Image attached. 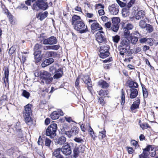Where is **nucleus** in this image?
<instances>
[{"instance_id":"nucleus-1","label":"nucleus","mask_w":158,"mask_h":158,"mask_svg":"<svg viewBox=\"0 0 158 158\" xmlns=\"http://www.w3.org/2000/svg\"><path fill=\"white\" fill-rule=\"evenodd\" d=\"M35 2L33 4L32 9L33 10H38L40 9L45 10L48 7V5L46 1V0H28L25 1V3L28 6L31 4V1Z\"/></svg>"},{"instance_id":"nucleus-2","label":"nucleus","mask_w":158,"mask_h":158,"mask_svg":"<svg viewBox=\"0 0 158 158\" xmlns=\"http://www.w3.org/2000/svg\"><path fill=\"white\" fill-rule=\"evenodd\" d=\"M40 77L42 80L40 82L41 84H50L52 81L53 78L51 77V74L48 72L44 71L40 73Z\"/></svg>"},{"instance_id":"nucleus-3","label":"nucleus","mask_w":158,"mask_h":158,"mask_svg":"<svg viewBox=\"0 0 158 158\" xmlns=\"http://www.w3.org/2000/svg\"><path fill=\"white\" fill-rule=\"evenodd\" d=\"M32 106L31 104H28L24 107L23 116L25 122L27 123L30 122L31 121L30 115L32 112L31 109Z\"/></svg>"},{"instance_id":"nucleus-4","label":"nucleus","mask_w":158,"mask_h":158,"mask_svg":"<svg viewBox=\"0 0 158 158\" xmlns=\"http://www.w3.org/2000/svg\"><path fill=\"white\" fill-rule=\"evenodd\" d=\"M57 126V124L56 123L51 124L46 130V135L50 136L51 138H54L56 135Z\"/></svg>"},{"instance_id":"nucleus-5","label":"nucleus","mask_w":158,"mask_h":158,"mask_svg":"<svg viewBox=\"0 0 158 158\" xmlns=\"http://www.w3.org/2000/svg\"><path fill=\"white\" fill-rule=\"evenodd\" d=\"M74 28L81 33H85L88 31L87 26H85L82 21H78L73 25Z\"/></svg>"},{"instance_id":"nucleus-6","label":"nucleus","mask_w":158,"mask_h":158,"mask_svg":"<svg viewBox=\"0 0 158 158\" xmlns=\"http://www.w3.org/2000/svg\"><path fill=\"white\" fill-rule=\"evenodd\" d=\"M88 22L90 24H91V30L97 31L102 30V27L96 21L89 19Z\"/></svg>"},{"instance_id":"nucleus-7","label":"nucleus","mask_w":158,"mask_h":158,"mask_svg":"<svg viewBox=\"0 0 158 158\" xmlns=\"http://www.w3.org/2000/svg\"><path fill=\"white\" fill-rule=\"evenodd\" d=\"M79 129L76 126L73 127L70 131H65L64 134L69 137L75 136L78 133Z\"/></svg>"},{"instance_id":"nucleus-8","label":"nucleus","mask_w":158,"mask_h":158,"mask_svg":"<svg viewBox=\"0 0 158 158\" xmlns=\"http://www.w3.org/2000/svg\"><path fill=\"white\" fill-rule=\"evenodd\" d=\"M61 150L62 153L66 156L70 155L72 152L70 146L68 143H65L62 146Z\"/></svg>"},{"instance_id":"nucleus-9","label":"nucleus","mask_w":158,"mask_h":158,"mask_svg":"<svg viewBox=\"0 0 158 158\" xmlns=\"http://www.w3.org/2000/svg\"><path fill=\"white\" fill-rule=\"evenodd\" d=\"M119 6L117 4L111 5L109 7V11L110 13L112 15H116L119 11Z\"/></svg>"},{"instance_id":"nucleus-10","label":"nucleus","mask_w":158,"mask_h":158,"mask_svg":"<svg viewBox=\"0 0 158 158\" xmlns=\"http://www.w3.org/2000/svg\"><path fill=\"white\" fill-rule=\"evenodd\" d=\"M104 33L102 31H98L96 34V38L97 41L99 43H105L106 38L104 36Z\"/></svg>"},{"instance_id":"nucleus-11","label":"nucleus","mask_w":158,"mask_h":158,"mask_svg":"<svg viewBox=\"0 0 158 158\" xmlns=\"http://www.w3.org/2000/svg\"><path fill=\"white\" fill-rule=\"evenodd\" d=\"M57 42L56 38L53 36H51L47 39L44 40L43 43L44 44H56Z\"/></svg>"},{"instance_id":"nucleus-12","label":"nucleus","mask_w":158,"mask_h":158,"mask_svg":"<svg viewBox=\"0 0 158 158\" xmlns=\"http://www.w3.org/2000/svg\"><path fill=\"white\" fill-rule=\"evenodd\" d=\"M150 150H152V146L151 145L148 146L147 148H145L143 151V152L140 155H139L140 158H148L149 152Z\"/></svg>"},{"instance_id":"nucleus-13","label":"nucleus","mask_w":158,"mask_h":158,"mask_svg":"<svg viewBox=\"0 0 158 158\" xmlns=\"http://www.w3.org/2000/svg\"><path fill=\"white\" fill-rule=\"evenodd\" d=\"M60 115H63V112L61 110L58 109L57 111H54L52 112L50 117L52 119L55 120L59 118Z\"/></svg>"},{"instance_id":"nucleus-14","label":"nucleus","mask_w":158,"mask_h":158,"mask_svg":"<svg viewBox=\"0 0 158 158\" xmlns=\"http://www.w3.org/2000/svg\"><path fill=\"white\" fill-rule=\"evenodd\" d=\"M120 55H123L130 48V46H127L125 45L121 44L118 48Z\"/></svg>"},{"instance_id":"nucleus-15","label":"nucleus","mask_w":158,"mask_h":158,"mask_svg":"<svg viewBox=\"0 0 158 158\" xmlns=\"http://www.w3.org/2000/svg\"><path fill=\"white\" fill-rule=\"evenodd\" d=\"M4 76L3 78V85H4L5 87L6 86L7 83L8 82V76L9 69L8 68H6L4 69Z\"/></svg>"},{"instance_id":"nucleus-16","label":"nucleus","mask_w":158,"mask_h":158,"mask_svg":"<svg viewBox=\"0 0 158 158\" xmlns=\"http://www.w3.org/2000/svg\"><path fill=\"white\" fill-rule=\"evenodd\" d=\"M84 83L86 84L88 87L91 88L92 86L91 80L89 77L88 75H85L82 78Z\"/></svg>"},{"instance_id":"nucleus-17","label":"nucleus","mask_w":158,"mask_h":158,"mask_svg":"<svg viewBox=\"0 0 158 158\" xmlns=\"http://www.w3.org/2000/svg\"><path fill=\"white\" fill-rule=\"evenodd\" d=\"M56 53L55 52L51 51H45L44 52L42 56L44 57H53L56 56Z\"/></svg>"},{"instance_id":"nucleus-18","label":"nucleus","mask_w":158,"mask_h":158,"mask_svg":"<svg viewBox=\"0 0 158 158\" xmlns=\"http://www.w3.org/2000/svg\"><path fill=\"white\" fill-rule=\"evenodd\" d=\"M54 61V59L52 58L45 60L42 63L41 66L42 67H45L53 63Z\"/></svg>"},{"instance_id":"nucleus-19","label":"nucleus","mask_w":158,"mask_h":158,"mask_svg":"<svg viewBox=\"0 0 158 158\" xmlns=\"http://www.w3.org/2000/svg\"><path fill=\"white\" fill-rule=\"evenodd\" d=\"M145 15V12L143 10H140L136 14L135 16V18L137 20H139L141 18H143Z\"/></svg>"},{"instance_id":"nucleus-20","label":"nucleus","mask_w":158,"mask_h":158,"mask_svg":"<svg viewBox=\"0 0 158 158\" xmlns=\"http://www.w3.org/2000/svg\"><path fill=\"white\" fill-rule=\"evenodd\" d=\"M41 53V51H37L34 52L35 59L36 63L39 62L42 59V56L40 55Z\"/></svg>"},{"instance_id":"nucleus-21","label":"nucleus","mask_w":158,"mask_h":158,"mask_svg":"<svg viewBox=\"0 0 158 158\" xmlns=\"http://www.w3.org/2000/svg\"><path fill=\"white\" fill-rule=\"evenodd\" d=\"M131 94L130 97L131 98L133 99L136 98L138 94L137 90L135 88H132L130 89Z\"/></svg>"},{"instance_id":"nucleus-22","label":"nucleus","mask_w":158,"mask_h":158,"mask_svg":"<svg viewBox=\"0 0 158 158\" xmlns=\"http://www.w3.org/2000/svg\"><path fill=\"white\" fill-rule=\"evenodd\" d=\"M48 13L47 11L39 13L36 15V17L41 21L43 20L47 16Z\"/></svg>"},{"instance_id":"nucleus-23","label":"nucleus","mask_w":158,"mask_h":158,"mask_svg":"<svg viewBox=\"0 0 158 158\" xmlns=\"http://www.w3.org/2000/svg\"><path fill=\"white\" fill-rule=\"evenodd\" d=\"M140 102V100L138 99L136 101L134 102L131 107V109L133 111L135 109L138 108Z\"/></svg>"},{"instance_id":"nucleus-24","label":"nucleus","mask_w":158,"mask_h":158,"mask_svg":"<svg viewBox=\"0 0 158 158\" xmlns=\"http://www.w3.org/2000/svg\"><path fill=\"white\" fill-rule=\"evenodd\" d=\"M63 73L62 69L61 68L58 69L54 73L53 78L56 79L62 77Z\"/></svg>"},{"instance_id":"nucleus-25","label":"nucleus","mask_w":158,"mask_h":158,"mask_svg":"<svg viewBox=\"0 0 158 158\" xmlns=\"http://www.w3.org/2000/svg\"><path fill=\"white\" fill-rule=\"evenodd\" d=\"M98 85L100 87L103 88H106L109 86V85L106 81L103 80H100L98 82Z\"/></svg>"},{"instance_id":"nucleus-26","label":"nucleus","mask_w":158,"mask_h":158,"mask_svg":"<svg viewBox=\"0 0 158 158\" xmlns=\"http://www.w3.org/2000/svg\"><path fill=\"white\" fill-rule=\"evenodd\" d=\"M15 128L19 134V138H22L23 137L22 131L20 126V123L19 122L17 123L16 125L15 126Z\"/></svg>"},{"instance_id":"nucleus-27","label":"nucleus","mask_w":158,"mask_h":158,"mask_svg":"<svg viewBox=\"0 0 158 158\" xmlns=\"http://www.w3.org/2000/svg\"><path fill=\"white\" fill-rule=\"evenodd\" d=\"M129 9L126 6L122 10V15L124 17H125L129 15Z\"/></svg>"},{"instance_id":"nucleus-28","label":"nucleus","mask_w":158,"mask_h":158,"mask_svg":"<svg viewBox=\"0 0 158 158\" xmlns=\"http://www.w3.org/2000/svg\"><path fill=\"white\" fill-rule=\"evenodd\" d=\"M66 138L64 136H62L59 138L57 140V143L60 145H62L66 142Z\"/></svg>"},{"instance_id":"nucleus-29","label":"nucleus","mask_w":158,"mask_h":158,"mask_svg":"<svg viewBox=\"0 0 158 158\" xmlns=\"http://www.w3.org/2000/svg\"><path fill=\"white\" fill-rule=\"evenodd\" d=\"M7 96L6 95H3L1 98L0 100V105H5L6 103V101L7 100Z\"/></svg>"},{"instance_id":"nucleus-30","label":"nucleus","mask_w":158,"mask_h":158,"mask_svg":"<svg viewBox=\"0 0 158 158\" xmlns=\"http://www.w3.org/2000/svg\"><path fill=\"white\" fill-rule=\"evenodd\" d=\"M127 85L129 87H135L137 88L138 87V84L136 82L133 81H128L127 82Z\"/></svg>"},{"instance_id":"nucleus-31","label":"nucleus","mask_w":158,"mask_h":158,"mask_svg":"<svg viewBox=\"0 0 158 158\" xmlns=\"http://www.w3.org/2000/svg\"><path fill=\"white\" fill-rule=\"evenodd\" d=\"M81 19V18L79 16L77 15H74L72 18V23L73 25L76 24L78 21H81L80 20Z\"/></svg>"},{"instance_id":"nucleus-32","label":"nucleus","mask_w":158,"mask_h":158,"mask_svg":"<svg viewBox=\"0 0 158 158\" xmlns=\"http://www.w3.org/2000/svg\"><path fill=\"white\" fill-rule=\"evenodd\" d=\"M109 49V46L107 45H106L103 46H101L100 47V53H106V52H109L108 50Z\"/></svg>"},{"instance_id":"nucleus-33","label":"nucleus","mask_w":158,"mask_h":158,"mask_svg":"<svg viewBox=\"0 0 158 158\" xmlns=\"http://www.w3.org/2000/svg\"><path fill=\"white\" fill-rule=\"evenodd\" d=\"M131 35L129 31L123 28V36L124 38H130Z\"/></svg>"},{"instance_id":"nucleus-34","label":"nucleus","mask_w":158,"mask_h":158,"mask_svg":"<svg viewBox=\"0 0 158 158\" xmlns=\"http://www.w3.org/2000/svg\"><path fill=\"white\" fill-rule=\"evenodd\" d=\"M128 38H124L121 43V44L123 45H125L127 46H129V44L130 43V40H128Z\"/></svg>"},{"instance_id":"nucleus-35","label":"nucleus","mask_w":158,"mask_h":158,"mask_svg":"<svg viewBox=\"0 0 158 158\" xmlns=\"http://www.w3.org/2000/svg\"><path fill=\"white\" fill-rule=\"evenodd\" d=\"M74 140L78 143H83L85 142V139L84 137H76L74 139Z\"/></svg>"},{"instance_id":"nucleus-36","label":"nucleus","mask_w":158,"mask_h":158,"mask_svg":"<svg viewBox=\"0 0 158 158\" xmlns=\"http://www.w3.org/2000/svg\"><path fill=\"white\" fill-rule=\"evenodd\" d=\"M130 38V41L132 44H136L137 42L138 41V38L135 36H132L131 35Z\"/></svg>"},{"instance_id":"nucleus-37","label":"nucleus","mask_w":158,"mask_h":158,"mask_svg":"<svg viewBox=\"0 0 158 158\" xmlns=\"http://www.w3.org/2000/svg\"><path fill=\"white\" fill-rule=\"evenodd\" d=\"M80 152L78 147H75L73 150V157L75 158L77 157Z\"/></svg>"},{"instance_id":"nucleus-38","label":"nucleus","mask_w":158,"mask_h":158,"mask_svg":"<svg viewBox=\"0 0 158 158\" xmlns=\"http://www.w3.org/2000/svg\"><path fill=\"white\" fill-rule=\"evenodd\" d=\"M113 24L118 25L120 22V19L118 17H113L112 19Z\"/></svg>"},{"instance_id":"nucleus-39","label":"nucleus","mask_w":158,"mask_h":158,"mask_svg":"<svg viewBox=\"0 0 158 158\" xmlns=\"http://www.w3.org/2000/svg\"><path fill=\"white\" fill-rule=\"evenodd\" d=\"M106 131L105 129H104L102 131L99 132L98 135V138L100 139H102L103 138H105L106 136Z\"/></svg>"},{"instance_id":"nucleus-40","label":"nucleus","mask_w":158,"mask_h":158,"mask_svg":"<svg viewBox=\"0 0 158 158\" xmlns=\"http://www.w3.org/2000/svg\"><path fill=\"white\" fill-rule=\"evenodd\" d=\"M134 26L131 23H128L126 24V26L123 27V28L126 29L130 31L132 30L134 28Z\"/></svg>"},{"instance_id":"nucleus-41","label":"nucleus","mask_w":158,"mask_h":158,"mask_svg":"<svg viewBox=\"0 0 158 158\" xmlns=\"http://www.w3.org/2000/svg\"><path fill=\"white\" fill-rule=\"evenodd\" d=\"M121 104L123 105L125 102V97L124 93L123 92V89H121Z\"/></svg>"},{"instance_id":"nucleus-42","label":"nucleus","mask_w":158,"mask_h":158,"mask_svg":"<svg viewBox=\"0 0 158 158\" xmlns=\"http://www.w3.org/2000/svg\"><path fill=\"white\" fill-rule=\"evenodd\" d=\"M57 66L56 64H55L53 66H51L49 68V71L52 74H54L56 71L57 70L56 67Z\"/></svg>"},{"instance_id":"nucleus-43","label":"nucleus","mask_w":158,"mask_h":158,"mask_svg":"<svg viewBox=\"0 0 158 158\" xmlns=\"http://www.w3.org/2000/svg\"><path fill=\"white\" fill-rule=\"evenodd\" d=\"M108 91L105 90H101L99 92V94L102 96H106L107 95Z\"/></svg>"},{"instance_id":"nucleus-44","label":"nucleus","mask_w":158,"mask_h":158,"mask_svg":"<svg viewBox=\"0 0 158 158\" xmlns=\"http://www.w3.org/2000/svg\"><path fill=\"white\" fill-rule=\"evenodd\" d=\"M147 24H148L146 23V21L144 20H141L139 22V26L141 28H145Z\"/></svg>"},{"instance_id":"nucleus-45","label":"nucleus","mask_w":158,"mask_h":158,"mask_svg":"<svg viewBox=\"0 0 158 158\" xmlns=\"http://www.w3.org/2000/svg\"><path fill=\"white\" fill-rule=\"evenodd\" d=\"M61 151V148H58L54 151L53 153V155L56 157L59 156L60 155V152Z\"/></svg>"},{"instance_id":"nucleus-46","label":"nucleus","mask_w":158,"mask_h":158,"mask_svg":"<svg viewBox=\"0 0 158 158\" xmlns=\"http://www.w3.org/2000/svg\"><path fill=\"white\" fill-rule=\"evenodd\" d=\"M42 47V45L41 44H37L34 47V52L38 51H41L40 49Z\"/></svg>"},{"instance_id":"nucleus-47","label":"nucleus","mask_w":158,"mask_h":158,"mask_svg":"<svg viewBox=\"0 0 158 158\" xmlns=\"http://www.w3.org/2000/svg\"><path fill=\"white\" fill-rule=\"evenodd\" d=\"M22 95L28 99L30 96V94L26 90H23L22 94Z\"/></svg>"},{"instance_id":"nucleus-48","label":"nucleus","mask_w":158,"mask_h":158,"mask_svg":"<svg viewBox=\"0 0 158 158\" xmlns=\"http://www.w3.org/2000/svg\"><path fill=\"white\" fill-rule=\"evenodd\" d=\"M145 27H146V30L149 33L152 32L153 30L152 26L149 24H147Z\"/></svg>"},{"instance_id":"nucleus-49","label":"nucleus","mask_w":158,"mask_h":158,"mask_svg":"<svg viewBox=\"0 0 158 158\" xmlns=\"http://www.w3.org/2000/svg\"><path fill=\"white\" fill-rule=\"evenodd\" d=\"M110 53L109 52H106V53H102L99 54L100 57L102 58H105L108 56Z\"/></svg>"},{"instance_id":"nucleus-50","label":"nucleus","mask_w":158,"mask_h":158,"mask_svg":"<svg viewBox=\"0 0 158 158\" xmlns=\"http://www.w3.org/2000/svg\"><path fill=\"white\" fill-rule=\"evenodd\" d=\"M119 28L118 25L113 24L112 25L111 27V30L115 32H117Z\"/></svg>"},{"instance_id":"nucleus-51","label":"nucleus","mask_w":158,"mask_h":158,"mask_svg":"<svg viewBox=\"0 0 158 158\" xmlns=\"http://www.w3.org/2000/svg\"><path fill=\"white\" fill-rule=\"evenodd\" d=\"M52 141L49 139L48 138H46L45 142V145L49 148L50 146L51 143Z\"/></svg>"},{"instance_id":"nucleus-52","label":"nucleus","mask_w":158,"mask_h":158,"mask_svg":"<svg viewBox=\"0 0 158 158\" xmlns=\"http://www.w3.org/2000/svg\"><path fill=\"white\" fill-rule=\"evenodd\" d=\"M113 40L114 42L118 43L119 41L120 37L119 36L116 35L115 36L113 37Z\"/></svg>"},{"instance_id":"nucleus-53","label":"nucleus","mask_w":158,"mask_h":158,"mask_svg":"<svg viewBox=\"0 0 158 158\" xmlns=\"http://www.w3.org/2000/svg\"><path fill=\"white\" fill-rule=\"evenodd\" d=\"M143 97L145 98H147L148 96V93L145 88H143Z\"/></svg>"},{"instance_id":"nucleus-54","label":"nucleus","mask_w":158,"mask_h":158,"mask_svg":"<svg viewBox=\"0 0 158 158\" xmlns=\"http://www.w3.org/2000/svg\"><path fill=\"white\" fill-rule=\"evenodd\" d=\"M126 148L129 154H132L133 153L134 150L131 147H126Z\"/></svg>"},{"instance_id":"nucleus-55","label":"nucleus","mask_w":158,"mask_h":158,"mask_svg":"<svg viewBox=\"0 0 158 158\" xmlns=\"http://www.w3.org/2000/svg\"><path fill=\"white\" fill-rule=\"evenodd\" d=\"M80 152L83 153L85 150V147L84 145H80L78 147Z\"/></svg>"},{"instance_id":"nucleus-56","label":"nucleus","mask_w":158,"mask_h":158,"mask_svg":"<svg viewBox=\"0 0 158 158\" xmlns=\"http://www.w3.org/2000/svg\"><path fill=\"white\" fill-rule=\"evenodd\" d=\"M149 152H149V153L151 154V156L152 157L154 156L156 154L155 150L154 149V148H153L152 147V150H150V151H148Z\"/></svg>"},{"instance_id":"nucleus-57","label":"nucleus","mask_w":158,"mask_h":158,"mask_svg":"<svg viewBox=\"0 0 158 158\" xmlns=\"http://www.w3.org/2000/svg\"><path fill=\"white\" fill-rule=\"evenodd\" d=\"M18 8L24 10H27L28 9V7L26 6L24 4H21V6H18Z\"/></svg>"},{"instance_id":"nucleus-58","label":"nucleus","mask_w":158,"mask_h":158,"mask_svg":"<svg viewBox=\"0 0 158 158\" xmlns=\"http://www.w3.org/2000/svg\"><path fill=\"white\" fill-rule=\"evenodd\" d=\"M117 2L119 5L121 7H124L126 5V4L123 2L119 0H117Z\"/></svg>"},{"instance_id":"nucleus-59","label":"nucleus","mask_w":158,"mask_h":158,"mask_svg":"<svg viewBox=\"0 0 158 158\" xmlns=\"http://www.w3.org/2000/svg\"><path fill=\"white\" fill-rule=\"evenodd\" d=\"M98 99L99 102L102 105H104V102L103 98L102 97H98Z\"/></svg>"},{"instance_id":"nucleus-60","label":"nucleus","mask_w":158,"mask_h":158,"mask_svg":"<svg viewBox=\"0 0 158 158\" xmlns=\"http://www.w3.org/2000/svg\"><path fill=\"white\" fill-rule=\"evenodd\" d=\"M131 143L132 145L135 146V147H137L138 146L137 142L134 140L131 141Z\"/></svg>"},{"instance_id":"nucleus-61","label":"nucleus","mask_w":158,"mask_h":158,"mask_svg":"<svg viewBox=\"0 0 158 158\" xmlns=\"http://www.w3.org/2000/svg\"><path fill=\"white\" fill-rule=\"evenodd\" d=\"M152 38H148L147 39L146 42H147L148 44L150 46H152L153 45V43L152 42Z\"/></svg>"},{"instance_id":"nucleus-62","label":"nucleus","mask_w":158,"mask_h":158,"mask_svg":"<svg viewBox=\"0 0 158 158\" xmlns=\"http://www.w3.org/2000/svg\"><path fill=\"white\" fill-rule=\"evenodd\" d=\"M60 47V46L59 45H56L53 46H51V49L57 50Z\"/></svg>"},{"instance_id":"nucleus-63","label":"nucleus","mask_w":158,"mask_h":158,"mask_svg":"<svg viewBox=\"0 0 158 158\" xmlns=\"http://www.w3.org/2000/svg\"><path fill=\"white\" fill-rule=\"evenodd\" d=\"M86 16L88 18H92L94 16V15L92 13L86 12L85 13Z\"/></svg>"},{"instance_id":"nucleus-64","label":"nucleus","mask_w":158,"mask_h":158,"mask_svg":"<svg viewBox=\"0 0 158 158\" xmlns=\"http://www.w3.org/2000/svg\"><path fill=\"white\" fill-rule=\"evenodd\" d=\"M96 8L97 9H98L99 8H104V6L101 4H98L96 5Z\"/></svg>"}]
</instances>
